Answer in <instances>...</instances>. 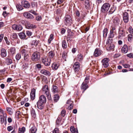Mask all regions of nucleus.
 Listing matches in <instances>:
<instances>
[{"mask_svg":"<svg viewBox=\"0 0 133 133\" xmlns=\"http://www.w3.org/2000/svg\"><path fill=\"white\" fill-rule=\"evenodd\" d=\"M127 56L129 58H131L133 57V55L131 53L127 54Z\"/></svg>","mask_w":133,"mask_h":133,"instance_id":"obj_62","label":"nucleus"},{"mask_svg":"<svg viewBox=\"0 0 133 133\" xmlns=\"http://www.w3.org/2000/svg\"><path fill=\"white\" fill-rule=\"evenodd\" d=\"M123 19L124 22L127 23L129 21V14L127 12H125L123 14Z\"/></svg>","mask_w":133,"mask_h":133,"instance_id":"obj_12","label":"nucleus"},{"mask_svg":"<svg viewBox=\"0 0 133 133\" xmlns=\"http://www.w3.org/2000/svg\"><path fill=\"white\" fill-rule=\"evenodd\" d=\"M19 36L22 39L25 38L26 36L25 34L23 32H21L19 33Z\"/></svg>","mask_w":133,"mask_h":133,"instance_id":"obj_33","label":"nucleus"},{"mask_svg":"<svg viewBox=\"0 0 133 133\" xmlns=\"http://www.w3.org/2000/svg\"><path fill=\"white\" fill-rule=\"evenodd\" d=\"M101 51L98 49L96 48L95 51L94 55L95 57H98L101 55Z\"/></svg>","mask_w":133,"mask_h":133,"instance_id":"obj_17","label":"nucleus"},{"mask_svg":"<svg viewBox=\"0 0 133 133\" xmlns=\"http://www.w3.org/2000/svg\"><path fill=\"white\" fill-rule=\"evenodd\" d=\"M40 58V54L39 52L36 51L33 53L31 56V59L34 61H37L39 60Z\"/></svg>","mask_w":133,"mask_h":133,"instance_id":"obj_4","label":"nucleus"},{"mask_svg":"<svg viewBox=\"0 0 133 133\" xmlns=\"http://www.w3.org/2000/svg\"><path fill=\"white\" fill-rule=\"evenodd\" d=\"M83 56L82 55L80 54L77 55V59L78 61H81L83 60Z\"/></svg>","mask_w":133,"mask_h":133,"instance_id":"obj_31","label":"nucleus"},{"mask_svg":"<svg viewBox=\"0 0 133 133\" xmlns=\"http://www.w3.org/2000/svg\"><path fill=\"white\" fill-rule=\"evenodd\" d=\"M12 28L14 30L20 31L22 29V27L20 25L14 24L12 26Z\"/></svg>","mask_w":133,"mask_h":133,"instance_id":"obj_15","label":"nucleus"},{"mask_svg":"<svg viewBox=\"0 0 133 133\" xmlns=\"http://www.w3.org/2000/svg\"><path fill=\"white\" fill-rule=\"evenodd\" d=\"M28 27L29 29H35L36 28V26L34 24L29 23L28 24Z\"/></svg>","mask_w":133,"mask_h":133,"instance_id":"obj_26","label":"nucleus"},{"mask_svg":"<svg viewBox=\"0 0 133 133\" xmlns=\"http://www.w3.org/2000/svg\"><path fill=\"white\" fill-rule=\"evenodd\" d=\"M52 133H59V130L57 128H55L52 131Z\"/></svg>","mask_w":133,"mask_h":133,"instance_id":"obj_48","label":"nucleus"},{"mask_svg":"<svg viewBox=\"0 0 133 133\" xmlns=\"http://www.w3.org/2000/svg\"><path fill=\"white\" fill-rule=\"evenodd\" d=\"M119 35L118 36L119 37H120L121 36H124V33L123 32V30H122L119 31Z\"/></svg>","mask_w":133,"mask_h":133,"instance_id":"obj_51","label":"nucleus"},{"mask_svg":"<svg viewBox=\"0 0 133 133\" xmlns=\"http://www.w3.org/2000/svg\"><path fill=\"white\" fill-rule=\"evenodd\" d=\"M62 47L63 49H65L67 47V44L65 40H63L62 42Z\"/></svg>","mask_w":133,"mask_h":133,"instance_id":"obj_29","label":"nucleus"},{"mask_svg":"<svg viewBox=\"0 0 133 133\" xmlns=\"http://www.w3.org/2000/svg\"><path fill=\"white\" fill-rule=\"evenodd\" d=\"M25 130V127H23L21 128H19L18 129V133H24Z\"/></svg>","mask_w":133,"mask_h":133,"instance_id":"obj_34","label":"nucleus"},{"mask_svg":"<svg viewBox=\"0 0 133 133\" xmlns=\"http://www.w3.org/2000/svg\"><path fill=\"white\" fill-rule=\"evenodd\" d=\"M128 30L130 34H133V29L131 26L129 27L128 29Z\"/></svg>","mask_w":133,"mask_h":133,"instance_id":"obj_45","label":"nucleus"},{"mask_svg":"<svg viewBox=\"0 0 133 133\" xmlns=\"http://www.w3.org/2000/svg\"><path fill=\"white\" fill-rule=\"evenodd\" d=\"M36 90L34 88L32 89L30 93V97L32 100H34L35 98Z\"/></svg>","mask_w":133,"mask_h":133,"instance_id":"obj_16","label":"nucleus"},{"mask_svg":"<svg viewBox=\"0 0 133 133\" xmlns=\"http://www.w3.org/2000/svg\"><path fill=\"white\" fill-rule=\"evenodd\" d=\"M40 72L41 74L46 75L49 76L50 75V73L49 71L45 69L42 70Z\"/></svg>","mask_w":133,"mask_h":133,"instance_id":"obj_24","label":"nucleus"},{"mask_svg":"<svg viewBox=\"0 0 133 133\" xmlns=\"http://www.w3.org/2000/svg\"><path fill=\"white\" fill-rule=\"evenodd\" d=\"M38 43V41L37 40H33L32 42V44L35 45H37Z\"/></svg>","mask_w":133,"mask_h":133,"instance_id":"obj_52","label":"nucleus"},{"mask_svg":"<svg viewBox=\"0 0 133 133\" xmlns=\"http://www.w3.org/2000/svg\"><path fill=\"white\" fill-rule=\"evenodd\" d=\"M24 59L26 61H28L29 59V56L28 54H26L24 56Z\"/></svg>","mask_w":133,"mask_h":133,"instance_id":"obj_42","label":"nucleus"},{"mask_svg":"<svg viewBox=\"0 0 133 133\" xmlns=\"http://www.w3.org/2000/svg\"><path fill=\"white\" fill-rule=\"evenodd\" d=\"M66 111L64 110H62L61 112V115L63 117H64L65 115Z\"/></svg>","mask_w":133,"mask_h":133,"instance_id":"obj_54","label":"nucleus"},{"mask_svg":"<svg viewBox=\"0 0 133 133\" xmlns=\"http://www.w3.org/2000/svg\"><path fill=\"white\" fill-rule=\"evenodd\" d=\"M31 112L32 117L35 118L36 116V114L35 110L33 108L31 110Z\"/></svg>","mask_w":133,"mask_h":133,"instance_id":"obj_37","label":"nucleus"},{"mask_svg":"<svg viewBox=\"0 0 133 133\" xmlns=\"http://www.w3.org/2000/svg\"><path fill=\"white\" fill-rule=\"evenodd\" d=\"M77 129H75L74 127H71L70 128V130L72 133L75 132V131Z\"/></svg>","mask_w":133,"mask_h":133,"instance_id":"obj_50","label":"nucleus"},{"mask_svg":"<svg viewBox=\"0 0 133 133\" xmlns=\"http://www.w3.org/2000/svg\"><path fill=\"white\" fill-rule=\"evenodd\" d=\"M26 34L28 36H30L32 35V33L31 31L28 30L26 32Z\"/></svg>","mask_w":133,"mask_h":133,"instance_id":"obj_47","label":"nucleus"},{"mask_svg":"<svg viewBox=\"0 0 133 133\" xmlns=\"http://www.w3.org/2000/svg\"><path fill=\"white\" fill-rule=\"evenodd\" d=\"M63 2V0H58L57 1V3L58 4H62Z\"/></svg>","mask_w":133,"mask_h":133,"instance_id":"obj_59","label":"nucleus"},{"mask_svg":"<svg viewBox=\"0 0 133 133\" xmlns=\"http://www.w3.org/2000/svg\"><path fill=\"white\" fill-rule=\"evenodd\" d=\"M28 51L25 49H23L21 51V53L23 56L28 54Z\"/></svg>","mask_w":133,"mask_h":133,"instance_id":"obj_35","label":"nucleus"},{"mask_svg":"<svg viewBox=\"0 0 133 133\" xmlns=\"http://www.w3.org/2000/svg\"><path fill=\"white\" fill-rule=\"evenodd\" d=\"M21 58V55L19 53H17L16 56V58L17 60H19Z\"/></svg>","mask_w":133,"mask_h":133,"instance_id":"obj_44","label":"nucleus"},{"mask_svg":"<svg viewBox=\"0 0 133 133\" xmlns=\"http://www.w3.org/2000/svg\"><path fill=\"white\" fill-rule=\"evenodd\" d=\"M16 7L18 11H20L23 9L22 6L19 4H17L16 5Z\"/></svg>","mask_w":133,"mask_h":133,"instance_id":"obj_30","label":"nucleus"},{"mask_svg":"<svg viewBox=\"0 0 133 133\" xmlns=\"http://www.w3.org/2000/svg\"><path fill=\"white\" fill-rule=\"evenodd\" d=\"M51 60L47 57L43 58L42 59V62L46 66H49L50 64Z\"/></svg>","mask_w":133,"mask_h":133,"instance_id":"obj_9","label":"nucleus"},{"mask_svg":"<svg viewBox=\"0 0 133 133\" xmlns=\"http://www.w3.org/2000/svg\"><path fill=\"white\" fill-rule=\"evenodd\" d=\"M4 39L6 41L7 44L8 45H9L10 44V42L8 41L7 38L6 37H5L4 38Z\"/></svg>","mask_w":133,"mask_h":133,"instance_id":"obj_56","label":"nucleus"},{"mask_svg":"<svg viewBox=\"0 0 133 133\" xmlns=\"http://www.w3.org/2000/svg\"><path fill=\"white\" fill-rule=\"evenodd\" d=\"M6 110L10 115H11L12 114V109L11 108L7 107L6 108Z\"/></svg>","mask_w":133,"mask_h":133,"instance_id":"obj_40","label":"nucleus"},{"mask_svg":"<svg viewBox=\"0 0 133 133\" xmlns=\"http://www.w3.org/2000/svg\"><path fill=\"white\" fill-rule=\"evenodd\" d=\"M89 1L88 0H86L85 2V6L87 9H88L90 7Z\"/></svg>","mask_w":133,"mask_h":133,"instance_id":"obj_28","label":"nucleus"},{"mask_svg":"<svg viewBox=\"0 0 133 133\" xmlns=\"http://www.w3.org/2000/svg\"><path fill=\"white\" fill-rule=\"evenodd\" d=\"M59 96L58 95H55L54 96V101L55 102H57L59 99Z\"/></svg>","mask_w":133,"mask_h":133,"instance_id":"obj_38","label":"nucleus"},{"mask_svg":"<svg viewBox=\"0 0 133 133\" xmlns=\"http://www.w3.org/2000/svg\"><path fill=\"white\" fill-rule=\"evenodd\" d=\"M115 10V9L114 8H111L109 11V14H111L113 13Z\"/></svg>","mask_w":133,"mask_h":133,"instance_id":"obj_46","label":"nucleus"},{"mask_svg":"<svg viewBox=\"0 0 133 133\" xmlns=\"http://www.w3.org/2000/svg\"><path fill=\"white\" fill-rule=\"evenodd\" d=\"M113 21L114 24L115 25H118L119 24L120 20L118 17H115L113 19Z\"/></svg>","mask_w":133,"mask_h":133,"instance_id":"obj_21","label":"nucleus"},{"mask_svg":"<svg viewBox=\"0 0 133 133\" xmlns=\"http://www.w3.org/2000/svg\"><path fill=\"white\" fill-rule=\"evenodd\" d=\"M5 62L7 65H9L12 63V59L9 57H7L5 58Z\"/></svg>","mask_w":133,"mask_h":133,"instance_id":"obj_23","label":"nucleus"},{"mask_svg":"<svg viewBox=\"0 0 133 133\" xmlns=\"http://www.w3.org/2000/svg\"><path fill=\"white\" fill-rule=\"evenodd\" d=\"M54 35L52 34H51L50 36L49 39L48 41V42L50 44L51 43V42L54 39Z\"/></svg>","mask_w":133,"mask_h":133,"instance_id":"obj_41","label":"nucleus"},{"mask_svg":"<svg viewBox=\"0 0 133 133\" xmlns=\"http://www.w3.org/2000/svg\"><path fill=\"white\" fill-rule=\"evenodd\" d=\"M65 23L66 25H70L72 23V18L69 15H66L65 17Z\"/></svg>","mask_w":133,"mask_h":133,"instance_id":"obj_5","label":"nucleus"},{"mask_svg":"<svg viewBox=\"0 0 133 133\" xmlns=\"http://www.w3.org/2000/svg\"><path fill=\"white\" fill-rule=\"evenodd\" d=\"M87 83L84 82L81 85V88L83 90V93L84 91L88 88V87L87 85Z\"/></svg>","mask_w":133,"mask_h":133,"instance_id":"obj_18","label":"nucleus"},{"mask_svg":"<svg viewBox=\"0 0 133 133\" xmlns=\"http://www.w3.org/2000/svg\"><path fill=\"white\" fill-rule=\"evenodd\" d=\"M46 98L43 95H41L39 98V99L37 103V108L40 109H42L44 107L43 104L46 103Z\"/></svg>","mask_w":133,"mask_h":133,"instance_id":"obj_1","label":"nucleus"},{"mask_svg":"<svg viewBox=\"0 0 133 133\" xmlns=\"http://www.w3.org/2000/svg\"><path fill=\"white\" fill-rule=\"evenodd\" d=\"M1 123V124H3L4 122V117H3V115H0Z\"/></svg>","mask_w":133,"mask_h":133,"instance_id":"obj_49","label":"nucleus"},{"mask_svg":"<svg viewBox=\"0 0 133 133\" xmlns=\"http://www.w3.org/2000/svg\"><path fill=\"white\" fill-rule=\"evenodd\" d=\"M52 92L54 93H57L58 91L57 87L55 85L52 86Z\"/></svg>","mask_w":133,"mask_h":133,"instance_id":"obj_25","label":"nucleus"},{"mask_svg":"<svg viewBox=\"0 0 133 133\" xmlns=\"http://www.w3.org/2000/svg\"><path fill=\"white\" fill-rule=\"evenodd\" d=\"M1 55L2 57H5L6 56V50L4 48H2L1 49Z\"/></svg>","mask_w":133,"mask_h":133,"instance_id":"obj_20","label":"nucleus"},{"mask_svg":"<svg viewBox=\"0 0 133 133\" xmlns=\"http://www.w3.org/2000/svg\"><path fill=\"white\" fill-rule=\"evenodd\" d=\"M24 16L26 18L31 19L34 18V16L28 12H25L23 13Z\"/></svg>","mask_w":133,"mask_h":133,"instance_id":"obj_13","label":"nucleus"},{"mask_svg":"<svg viewBox=\"0 0 133 133\" xmlns=\"http://www.w3.org/2000/svg\"><path fill=\"white\" fill-rule=\"evenodd\" d=\"M58 65L56 63H54L52 65V67L53 70H56L58 68Z\"/></svg>","mask_w":133,"mask_h":133,"instance_id":"obj_27","label":"nucleus"},{"mask_svg":"<svg viewBox=\"0 0 133 133\" xmlns=\"http://www.w3.org/2000/svg\"><path fill=\"white\" fill-rule=\"evenodd\" d=\"M110 6V4L108 3H104L101 8V12L103 13H106L109 10Z\"/></svg>","mask_w":133,"mask_h":133,"instance_id":"obj_3","label":"nucleus"},{"mask_svg":"<svg viewBox=\"0 0 133 133\" xmlns=\"http://www.w3.org/2000/svg\"><path fill=\"white\" fill-rule=\"evenodd\" d=\"M116 28L115 27H112L111 28L110 32L109 35V38H113L114 37V33L115 32Z\"/></svg>","mask_w":133,"mask_h":133,"instance_id":"obj_10","label":"nucleus"},{"mask_svg":"<svg viewBox=\"0 0 133 133\" xmlns=\"http://www.w3.org/2000/svg\"><path fill=\"white\" fill-rule=\"evenodd\" d=\"M13 129V127L11 126H9L7 128V129L9 131H10L12 130Z\"/></svg>","mask_w":133,"mask_h":133,"instance_id":"obj_57","label":"nucleus"},{"mask_svg":"<svg viewBox=\"0 0 133 133\" xmlns=\"http://www.w3.org/2000/svg\"><path fill=\"white\" fill-rule=\"evenodd\" d=\"M57 14H60L62 12V9H58L56 11Z\"/></svg>","mask_w":133,"mask_h":133,"instance_id":"obj_58","label":"nucleus"},{"mask_svg":"<svg viewBox=\"0 0 133 133\" xmlns=\"http://www.w3.org/2000/svg\"><path fill=\"white\" fill-rule=\"evenodd\" d=\"M133 38V36L131 34H129L128 36V40L129 41L131 42Z\"/></svg>","mask_w":133,"mask_h":133,"instance_id":"obj_43","label":"nucleus"},{"mask_svg":"<svg viewBox=\"0 0 133 133\" xmlns=\"http://www.w3.org/2000/svg\"><path fill=\"white\" fill-rule=\"evenodd\" d=\"M122 65L125 68H129L130 66V65L128 64H123Z\"/></svg>","mask_w":133,"mask_h":133,"instance_id":"obj_55","label":"nucleus"},{"mask_svg":"<svg viewBox=\"0 0 133 133\" xmlns=\"http://www.w3.org/2000/svg\"><path fill=\"white\" fill-rule=\"evenodd\" d=\"M61 120L60 118H58L56 121V123L57 124H59Z\"/></svg>","mask_w":133,"mask_h":133,"instance_id":"obj_60","label":"nucleus"},{"mask_svg":"<svg viewBox=\"0 0 133 133\" xmlns=\"http://www.w3.org/2000/svg\"><path fill=\"white\" fill-rule=\"evenodd\" d=\"M103 36L104 37H106L108 34V29L107 28H105L103 31Z\"/></svg>","mask_w":133,"mask_h":133,"instance_id":"obj_36","label":"nucleus"},{"mask_svg":"<svg viewBox=\"0 0 133 133\" xmlns=\"http://www.w3.org/2000/svg\"><path fill=\"white\" fill-rule=\"evenodd\" d=\"M109 60V58H104L102 60L101 62L104 67L107 68L108 66Z\"/></svg>","mask_w":133,"mask_h":133,"instance_id":"obj_8","label":"nucleus"},{"mask_svg":"<svg viewBox=\"0 0 133 133\" xmlns=\"http://www.w3.org/2000/svg\"><path fill=\"white\" fill-rule=\"evenodd\" d=\"M42 90L43 93L46 95L48 99L49 100H51V95L48 85H46L43 86Z\"/></svg>","mask_w":133,"mask_h":133,"instance_id":"obj_2","label":"nucleus"},{"mask_svg":"<svg viewBox=\"0 0 133 133\" xmlns=\"http://www.w3.org/2000/svg\"><path fill=\"white\" fill-rule=\"evenodd\" d=\"M15 49L14 47H12L10 48V51L11 54H14L15 52Z\"/></svg>","mask_w":133,"mask_h":133,"instance_id":"obj_39","label":"nucleus"},{"mask_svg":"<svg viewBox=\"0 0 133 133\" xmlns=\"http://www.w3.org/2000/svg\"><path fill=\"white\" fill-rule=\"evenodd\" d=\"M110 39L108 38L107 40V41L106 42V47L107 50H110L114 48V45L113 44H111L110 43Z\"/></svg>","mask_w":133,"mask_h":133,"instance_id":"obj_6","label":"nucleus"},{"mask_svg":"<svg viewBox=\"0 0 133 133\" xmlns=\"http://www.w3.org/2000/svg\"><path fill=\"white\" fill-rule=\"evenodd\" d=\"M128 48L127 46L126 45H124L122 47L121 51L122 53L125 54L127 53L128 51Z\"/></svg>","mask_w":133,"mask_h":133,"instance_id":"obj_19","label":"nucleus"},{"mask_svg":"<svg viewBox=\"0 0 133 133\" xmlns=\"http://www.w3.org/2000/svg\"><path fill=\"white\" fill-rule=\"evenodd\" d=\"M37 129L36 127L34 126L32 127L30 130V132L31 133H35L36 132Z\"/></svg>","mask_w":133,"mask_h":133,"instance_id":"obj_32","label":"nucleus"},{"mask_svg":"<svg viewBox=\"0 0 133 133\" xmlns=\"http://www.w3.org/2000/svg\"><path fill=\"white\" fill-rule=\"evenodd\" d=\"M36 66L38 69L41 68V65L40 64H38L36 65Z\"/></svg>","mask_w":133,"mask_h":133,"instance_id":"obj_64","label":"nucleus"},{"mask_svg":"<svg viewBox=\"0 0 133 133\" xmlns=\"http://www.w3.org/2000/svg\"><path fill=\"white\" fill-rule=\"evenodd\" d=\"M55 55V52L53 51H51L49 52L48 53V57L49 59H50V60L52 59L54 55Z\"/></svg>","mask_w":133,"mask_h":133,"instance_id":"obj_22","label":"nucleus"},{"mask_svg":"<svg viewBox=\"0 0 133 133\" xmlns=\"http://www.w3.org/2000/svg\"><path fill=\"white\" fill-rule=\"evenodd\" d=\"M21 4L25 8H29L30 6V4L29 2L26 0L22 2Z\"/></svg>","mask_w":133,"mask_h":133,"instance_id":"obj_14","label":"nucleus"},{"mask_svg":"<svg viewBox=\"0 0 133 133\" xmlns=\"http://www.w3.org/2000/svg\"><path fill=\"white\" fill-rule=\"evenodd\" d=\"M17 35L16 33H14L12 36V37L14 38H17Z\"/></svg>","mask_w":133,"mask_h":133,"instance_id":"obj_63","label":"nucleus"},{"mask_svg":"<svg viewBox=\"0 0 133 133\" xmlns=\"http://www.w3.org/2000/svg\"><path fill=\"white\" fill-rule=\"evenodd\" d=\"M75 72L76 73H78L80 69V64L78 62H75L73 66Z\"/></svg>","mask_w":133,"mask_h":133,"instance_id":"obj_7","label":"nucleus"},{"mask_svg":"<svg viewBox=\"0 0 133 133\" xmlns=\"http://www.w3.org/2000/svg\"><path fill=\"white\" fill-rule=\"evenodd\" d=\"M29 12H30L31 13L34 14V15H37V14L36 12L35 11H34L31 10L29 11Z\"/></svg>","mask_w":133,"mask_h":133,"instance_id":"obj_61","label":"nucleus"},{"mask_svg":"<svg viewBox=\"0 0 133 133\" xmlns=\"http://www.w3.org/2000/svg\"><path fill=\"white\" fill-rule=\"evenodd\" d=\"M66 105L68 106V109L70 110L72 109L74 106L73 102L70 100H68L66 102Z\"/></svg>","mask_w":133,"mask_h":133,"instance_id":"obj_11","label":"nucleus"},{"mask_svg":"<svg viewBox=\"0 0 133 133\" xmlns=\"http://www.w3.org/2000/svg\"><path fill=\"white\" fill-rule=\"evenodd\" d=\"M36 19L38 21H39L42 19V17L41 16H38L36 17Z\"/></svg>","mask_w":133,"mask_h":133,"instance_id":"obj_53","label":"nucleus"}]
</instances>
